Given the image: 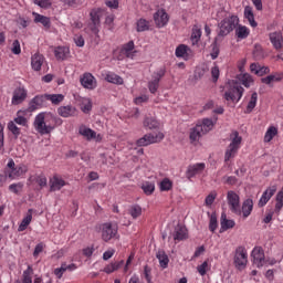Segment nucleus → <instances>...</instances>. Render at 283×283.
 I'll return each mask as SVG.
<instances>
[{
  "mask_svg": "<svg viewBox=\"0 0 283 283\" xmlns=\"http://www.w3.org/2000/svg\"><path fill=\"white\" fill-rule=\"evenodd\" d=\"M7 176L11 178L12 180H15V178H20V176H23L28 171V167L25 165H15L14 160L10 159L8 165Z\"/></svg>",
  "mask_w": 283,
  "mask_h": 283,
  "instance_id": "nucleus-7",
  "label": "nucleus"
},
{
  "mask_svg": "<svg viewBox=\"0 0 283 283\" xmlns=\"http://www.w3.org/2000/svg\"><path fill=\"white\" fill-rule=\"evenodd\" d=\"M242 94H244V88L238 84L231 86L224 93L226 101H232V103H238L240 98H242Z\"/></svg>",
  "mask_w": 283,
  "mask_h": 283,
  "instance_id": "nucleus-9",
  "label": "nucleus"
},
{
  "mask_svg": "<svg viewBox=\"0 0 283 283\" xmlns=\"http://www.w3.org/2000/svg\"><path fill=\"white\" fill-rule=\"evenodd\" d=\"M34 210L32 209H29L28 210V213L25 216V218L22 219L19 228H18V231H25V229H28V226L30 224V222H32V213H33Z\"/></svg>",
  "mask_w": 283,
  "mask_h": 283,
  "instance_id": "nucleus-30",
  "label": "nucleus"
},
{
  "mask_svg": "<svg viewBox=\"0 0 283 283\" xmlns=\"http://www.w3.org/2000/svg\"><path fill=\"white\" fill-rule=\"evenodd\" d=\"M227 200L230 211L235 213V216H242V208H240V196H238L235 191L230 190L227 193Z\"/></svg>",
  "mask_w": 283,
  "mask_h": 283,
  "instance_id": "nucleus-6",
  "label": "nucleus"
},
{
  "mask_svg": "<svg viewBox=\"0 0 283 283\" xmlns=\"http://www.w3.org/2000/svg\"><path fill=\"white\" fill-rule=\"evenodd\" d=\"M207 269H209V262L205 261L201 265L197 266V271L200 275H207Z\"/></svg>",
  "mask_w": 283,
  "mask_h": 283,
  "instance_id": "nucleus-61",
  "label": "nucleus"
},
{
  "mask_svg": "<svg viewBox=\"0 0 283 283\" xmlns=\"http://www.w3.org/2000/svg\"><path fill=\"white\" fill-rule=\"evenodd\" d=\"M114 238H118V226L112 222L103 223L102 240H104V242H109V240H114Z\"/></svg>",
  "mask_w": 283,
  "mask_h": 283,
  "instance_id": "nucleus-5",
  "label": "nucleus"
},
{
  "mask_svg": "<svg viewBox=\"0 0 283 283\" xmlns=\"http://www.w3.org/2000/svg\"><path fill=\"white\" fill-rule=\"evenodd\" d=\"M136 25H137L136 27L137 32H147L149 28H151V24L149 23V21L143 18L137 20Z\"/></svg>",
  "mask_w": 283,
  "mask_h": 283,
  "instance_id": "nucleus-36",
  "label": "nucleus"
},
{
  "mask_svg": "<svg viewBox=\"0 0 283 283\" xmlns=\"http://www.w3.org/2000/svg\"><path fill=\"white\" fill-rule=\"evenodd\" d=\"M205 132L202 130V126L200 124H197L193 128L190 129V140L191 143H198L200 138L205 136Z\"/></svg>",
  "mask_w": 283,
  "mask_h": 283,
  "instance_id": "nucleus-22",
  "label": "nucleus"
},
{
  "mask_svg": "<svg viewBox=\"0 0 283 283\" xmlns=\"http://www.w3.org/2000/svg\"><path fill=\"white\" fill-rule=\"evenodd\" d=\"M43 249H45V244L43 242L38 243L33 251V258H39V254L43 253Z\"/></svg>",
  "mask_w": 283,
  "mask_h": 283,
  "instance_id": "nucleus-60",
  "label": "nucleus"
},
{
  "mask_svg": "<svg viewBox=\"0 0 283 283\" xmlns=\"http://www.w3.org/2000/svg\"><path fill=\"white\" fill-rule=\"evenodd\" d=\"M25 98H28V91L23 87H18L13 91L11 103L12 105H21Z\"/></svg>",
  "mask_w": 283,
  "mask_h": 283,
  "instance_id": "nucleus-14",
  "label": "nucleus"
},
{
  "mask_svg": "<svg viewBox=\"0 0 283 283\" xmlns=\"http://www.w3.org/2000/svg\"><path fill=\"white\" fill-rule=\"evenodd\" d=\"M206 165L205 163L190 165L187 169V178H193V176H198V174H202L205 171Z\"/></svg>",
  "mask_w": 283,
  "mask_h": 283,
  "instance_id": "nucleus-21",
  "label": "nucleus"
},
{
  "mask_svg": "<svg viewBox=\"0 0 283 283\" xmlns=\"http://www.w3.org/2000/svg\"><path fill=\"white\" fill-rule=\"evenodd\" d=\"M144 127H147L148 129H158V127H160V123H158L154 117H146L144 119Z\"/></svg>",
  "mask_w": 283,
  "mask_h": 283,
  "instance_id": "nucleus-41",
  "label": "nucleus"
},
{
  "mask_svg": "<svg viewBox=\"0 0 283 283\" xmlns=\"http://www.w3.org/2000/svg\"><path fill=\"white\" fill-rule=\"evenodd\" d=\"M282 81V76L280 75H268L266 77L261 78V83H264L265 85H271V83H277Z\"/></svg>",
  "mask_w": 283,
  "mask_h": 283,
  "instance_id": "nucleus-51",
  "label": "nucleus"
},
{
  "mask_svg": "<svg viewBox=\"0 0 283 283\" xmlns=\"http://www.w3.org/2000/svg\"><path fill=\"white\" fill-rule=\"evenodd\" d=\"M54 55L57 61H65L70 56V48L57 46L54 50Z\"/></svg>",
  "mask_w": 283,
  "mask_h": 283,
  "instance_id": "nucleus-24",
  "label": "nucleus"
},
{
  "mask_svg": "<svg viewBox=\"0 0 283 283\" xmlns=\"http://www.w3.org/2000/svg\"><path fill=\"white\" fill-rule=\"evenodd\" d=\"M218 197V193L216 192H210L207 197H206V205L207 207H211V205H213V202L216 201V198Z\"/></svg>",
  "mask_w": 283,
  "mask_h": 283,
  "instance_id": "nucleus-62",
  "label": "nucleus"
},
{
  "mask_svg": "<svg viewBox=\"0 0 283 283\" xmlns=\"http://www.w3.org/2000/svg\"><path fill=\"white\" fill-rule=\"evenodd\" d=\"M80 83L82 86H84L85 90H96L98 86L96 77H94L92 73H84L80 78Z\"/></svg>",
  "mask_w": 283,
  "mask_h": 283,
  "instance_id": "nucleus-12",
  "label": "nucleus"
},
{
  "mask_svg": "<svg viewBox=\"0 0 283 283\" xmlns=\"http://www.w3.org/2000/svg\"><path fill=\"white\" fill-rule=\"evenodd\" d=\"M249 34H251V31L249 30V28H247L244 25H239L235 29V36H237V39H240L241 41L247 39L249 36Z\"/></svg>",
  "mask_w": 283,
  "mask_h": 283,
  "instance_id": "nucleus-32",
  "label": "nucleus"
},
{
  "mask_svg": "<svg viewBox=\"0 0 283 283\" xmlns=\"http://www.w3.org/2000/svg\"><path fill=\"white\" fill-rule=\"evenodd\" d=\"M32 275H34V269H32V265H28L22 274V283H32Z\"/></svg>",
  "mask_w": 283,
  "mask_h": 283,
  "instance_id": "nucleus-44",
  "label": "nucleus"
},
{
  "mask_svg": "<svg viewBox=\"0 0 283 283\" xmlns=\"http://www.w3.org/2000/svg\"><path fill=\"white\" fill-rule=\"evenodd\" d=\"M9 190L12 192V193H21V191L23 190V184L21 182H18V184H12L9 186Z\"/></svg>",
  "mask_w": 283,
  "mask_h": 283,
  "instance_id": "nucleus-59",
  "label": "nucleus"
},
{
  "mask_svg": "<svg viewBox=\"0 0 283 283\" xmlns=\"http://www.w3.org/2000/svg\"><path fill=\"white\" fill-rule=\"evenodd\" d=\"M240 19L238 15H230L224 18L218 23V36H229L234 28H238Z\"/></svg>",
  "mask_w": 283,
  "mask_h": 283,
  "instance_id": "nucleus-2",
  "label": "nucleus"
},
{
  "mask_svg": "<svg viewBox=\"0 0 283 283\" xmlns=\"http://www.w3.org/2000/svg\"><path fill=\"white\" fill-rule=\"evenodd\" d=\"M200 36H202V31L198 28L192 29L191 41H192L193 45H196V43H198V41H200Z\"/></svg>",
  "mask_w": 283,
  "mask_h": 283,
  "instance_id": "nucleus-55",
  "label": "nucleus"
},
{
  "mask_svg": "<svg viewBox=\"0 0 283 283\" xmlns=\"http://www.w3.org/2000/svg\"><path fill=\"white\" fill-rule=\"evenodd\" d=\"M157 260L159 261L161 269H167V266H169V256H167L164 251L157 253Z\"/></svg>",
  "mask_w": 283,
  "mask_h": 283,
  "instance_id": "nucleus-46",
  "label": "nucleus"
},
{
  "mask_svg": "<svg viewBox=\"0 0 283 283\" xmlns=\"http://www.w3.org/2000/svg\"><path fill=\"white\" fill-rule=\"evenodd\" d=\"M238 149L239 148L229 145L224 154V161L229 163L231 158H235L238 155Z\"/></svg>",
  "mask_w": 283,
  "mask_h": 283,
  "instance_id": "nucleus-47",
  "label": "nucleus"
},
{
  "mask_svg": "<svg viewBox=\"0 0 283 283\" xmlns=\"http://www.w3.org/2000/svg\"><path fill=\"white\" fill-rule=\"evenodd\" d=\"M46 101H50L52 105H61L65 101V95L63 94H46Z\"/></svg>",
  "mask_w": 283,
  "mask_h": 283,
  "instance_id": "nucleus-34",
  "label": "nucleus"
},
{
  "mask_svg": "<svg viewBox=\"0 0 283 283\" xmlns=\"http://www.w3.org/2000/svg\"><path fill=\"white\" fill-rule=\"evenodd\" d=\"M198 125L202 127L203 134H209V132H211V129H213V127L216 126V120L213 122V119L211 118H203Z\"/></svg>",
  "mask_w": 283,
  "mask_h": 283,
  "instance_id": "nucleus-29",
  "label": "nucleus"
},
{
  "mask_svg": "<svg viewBox=\"0 0 283 283\" xmlns=\"http://www.w3.org/2000/svg\"><path fill=\"white\" fill-rule=\"evenodd\" d=\"M123 264H125V261H117L114 263H111L108 265H106L104 268V273H107L109 275V273H114V271H118V269H120V266H123Z\"/></svg>",
  "mask_w": 283,
  "mask_h": 283,
  "instance_id": "nucleus-38",
  "label": "nucleus"
},
{
  "mask_svg": "<svg viewBox=\"0 0 283 283\" xmlns=\"http://www.w3.org/2000/svg\"><path fill=\"white\" fill-rule=\"evenodd\" d=\"M255 105H258V93L256 92L252 93L251 98H250L247 109H245V114H251V112H253V109H255Z\"/></svg>",
  "mask_w": 283,
  "mask_h": 283,
  "instance_id": "nucleus-42",
  "label": "nucleus"
},
{
  "mask_svg": "<svg viewBox=\"0 0 283 283\" xmlns=\"http://www.w3.org/2000/svg\"><path fill=\"white\" fill-rule=\"evenodd\" d=\"M244 17L252 28H258V22H255V15L253 14V9L251 7L244 8Z\"/></svg>",
  "mask_w": 283,
  "mask_h": 283,
  "instance_id": "nucleus-31",
  "label": "nucleus"
},
{
  "mask_svg": "<svg viewBox=\"0 0 283 283\" xmlns=\"http://www.w3.org/2000/svg\"><path fill=\"white\" fill-rule=\"evenodd\" d=\"M35 182H36V185H39V187L41 188V189H43V187H48V177H45V175H38L36 177H35Z\"/></svg>",
  "mask_w": 283,
  "mask_h": 283,
  "instance_id": "nucleus-56",
  "label": "nucleus"
},
{
  "mask_svg": "<svg viewBox=\"0 0 283 283\" xmlns=\"http://www.w3.org/2000/svg\"><path fill=\"white\" fill-rule=\"evenodd\" d=\"M253 264L261 269L266 264V259H264V250L261 247H255L252 250Z\"/></svg>",
  "mask_w": 283,
  "mask_h": 283,
  "instance_id": "nucleus-13",
  "label": "nucleus"
},
{
  "mask_svg": "<svg viewBox=\"0 0 283 283\" xmlns=\"http://www.w3.org/2000/svg\"><path fill=\"white\" fill-rule=\"evenodd\" d=\"M221 231H229V229H233L235 227V221L227 219V213H221Z\"/></svg>",
  "mask_w": 283,
  "mask_h": 283,
  "instance_id": "nucleus-25",
  "label": "nucleus"
},
{
  "mask_svg": "<svg viewBox=\"0 0 283 283\" xmlns=\"http://www.w3.org/2000/svg\"><path fill=\"white\" fill-rule=\"evenodd\" d=\"M45 101H48V94L36 95L33 97L29 104V109L34 112V109H41L43 105H45Z\"/></svg>",
  "mask_w": 283,
  "mask_h": 283,
  "instance_id": "nucleus-17",
  "label": "nucleus"
},
{
  "mask_svg": "<svg viewBox=\"0 0 283 283\" xmlns=\"http://www.w3.org/2000/svg\"><path fill=\"white\" fill-rule=\"evenodd\" d=\"M238 80L244 87H251V84L253 83V77L249 73L239 74Z\"/></svg>",
  "mask_w": 283,
  "mask_h": 283,
  "instance_id": "nucleus-37",
  "label": "nucleus"
},
{
  "mask_svg": "<svg viewBox=\"0 0 283 283\" xmlns=\"http://www.w3.org/2000/svg\"><path fill=\"white\" fill-rule=\"evenodd\" d=\"M49 185H50V191L54 192V191H61L62 187H65L67 182H65L61 176L54 175L50 179Z\"/></svg>",
  "mask_w": 283,
  "mask_h": 283,
  "instance_id": "nucleus-16",
  "label": "nucleus"
},
{
  "mask_svg": "<svg viewBox=\"0 0 283 283\" xmlns=\"http://www.w3.org/2000/svg\"><path fill=\"white\" fill-rule=\"evenodd\" d=\"M57 125H63V119L54 116L51 113H40L35 116L33 126L38 134L45 136L52 134Z\"/></svg>",
  "mask_w": 283,
  "mask_h": 283,
  "instance_id": "nucleus-1",
  "label": "nucleus"
},
{
  "mask_svg": "<svg viewBox=\"0 0 283 283\" xmlns=\"http://www.w3.org/2000/svg\"><path fill=\"white\" fill-rule=\"evenodd\" d=\"M275 201H276V203H275V208H274V213L280 216V211H282V209H283V190H280L276 193Z\"/></svg>",
  "mask_w": 283,
  "mask_h": 283,
  "instance_id": "nucleus-39",
  "label": "nucleus"
},
{
  "mask_svg": "<svg viewBox=\"0 0 283 283\" xmlns=\"http://www.w3.org/2000/svg\"><path fill=\"white\" fill-rule=\"evenodd\" d=\"M78 134L86 138V140H92L96 138V132L92 130V128H88L86 126H81L78 129Z\"/></svg>",
  "mask_w": 283,
  "mask_h": 283,
  "instance_id": "nucleus-28",
  "label": "nucleus"
},
{
  "mask_svg": "<svg viewBox=\"0 0 283 283\" xmlns=\"http://www.w3.org/2000/svg\"><path fill=\"white\" fill-rule=\"evenodd\" d=\"M277 191V186H270L261 196L260 200H259V207H266V203L269 202V200H271V198H273V196H275V192Z\"/></svg>",
  "mask_w": 283,
  "mask_h": 283,
  "instance_id": "nucleus-15",
  "label": "nucleus"
},
{
  "mask_svg": "<svg viewBox=\"0 0 283 283\" xmlns=\"http://www.w3.org/2000/svg\"><path fill=\"white\" fill-rule=\"evenodd\" d=\"M19 114L20 113L18 112L17 117L12 122L15 123V125H21L22 127H27L28 126V118H25L24 116H21Z\"/></svg>",
  "mask_w": 283,
  "mask_h": 283,
  "instance_id": "nucleus-58",
  "label": "nucleus"
},
{
  "mask_svg": "<svg viewBox=\"0 0 283 283\" xmlns=\"http://www.w3.org/2000/svg\"><path fill=\"white\" fill-rule=\"evenodd\" d=\"M232 142L230 143V147H235L237 149H240V145H242V137L238 133V130H234L232 133Z\"/></svg>",
  "mask_w": 283,
  "mask_h": 283,
  "instance_id": "nucleus-49",
  "label": "nucleus"
},
{
  "mask_svg": "<svg viewBox=\"0 0 283 283\" xmlns=\"http://www.w3.org/2000/svg\"><path fill=\"white\" fill-rule=\"evenodd\" d=\"M45 62V57L41 53H34L31 56V67L34 72H41V67H43V63Z\"/></svg>",
  "mask_w": 283,
  "mask_h": 283,
  "instance_id": "nucleus-18",
  "label": "nucleus"
},
{
  "mask_svg": "<svg viewBox=\"0 0 283 283\" xmlns=\"http://www.w3.org/2000/svg\"><path fill=\"white\" fill-rule=\"evenodd\" d=\"M270 41H271L273 48H275V50H282V48H283L282 33H280V32L270 33Z\"/></svg>",
  "mask_w": 283,
  "mask_h": 283,
  "instance_id": "nucleus-23",
  "label": "nucleus"
},
{
  "mask_svg": "<svg viewBox=\"0 0 283 283\" xmlns=\"http://www.w3.org/2000/svg\"><path fill=\"white\" fill-rule=\"evenodd\" d=\"M105 81H107V83H113L114 85H123L124 83L123 77L115 73H107L105 76Z\"/></svg>",
  "mask_w": 283,
  "mask_h": 283,
  "instance_id": "nucleus-33",
  "label": "nucleus"
},
{
  "mask_svg": "<svg viewBox=\"0 0 283 283\" xmlns=\"http://www.w3.org/2000/svg\"><path fill=\"white\" fill-rule=\"evenodd\" d=\"M249 262V254L247 253L245 247H238L234 253V266L239 271L247 269Z\"/></svg>",
  "mask_w": 283,
  "mask_h": 283,
  "instance_id": "nucleus-4",
  "label": "nucleus"
},
{
  "mask_svg": "<svg viewBox=\"0 0 283 283\" xmlns=\"http://www.w3.org/2000/svg\"><path fill=\"white\" fill-rule=\"evenodd\" d=\"M167 74V69L160 67L157 72L153 73V81L148 82V90L150 94H156L160 84V78Z\"/></svg>",
  "mask_w": 283,
  "mask_h": 283,
  "instance_id": "nucleus-10",
  "label": "nucleus"
},
{
  "mask_svg": "<svg viewBox=\"0 0 283 283\" xmlns=\"http://www.w3.org/2000/svg\"><path fill=\"white\" fill-rule=\"evenodd\" d=\"M175 242H181V240H187V228L182 224H177L172 233Z\"/></svg>",
  "mask_w": 283,
  "mask_h": 283,
  "instance_id": "nucleus-19",
  "label": "nucleus"
},
{
  "mask_svg": "<svg viewBox=\"0 0 283 283\" xmlns=\"http://www.w3.org/2000/svg\"><path fill=\"white\" fill-rule=\"evenodd\" d=\"M209 229L212 233L216 231V229H218V217L216 216V213H212L210 216Z\"/></svg>",
  "mask_w": 283,
  "mask_h": 283,
  "instance_id": "nucleus-57",
  "label": "nucleus"
},
{
  "mask_svg": "<svg viewBox=\"0 0 283 283\" xmlns=\"http://www.w3.org/2000/svg\"><path fill=\"white\" fill-rule=\"evenodd\" d=\"M142 189L144 193H146L147 196H151V193H154V191L156 190V185H154V182L146 181L145 184H143Z\"/></svg>",
  "mask_w": 283,
  "mask_h": 283,
  "instance_id": "nucleus-52",
  "label": "nucleus"
},
{
  "mask_svg": "<svg viewBox=\"0 0 283 283\" xmlns=\"http://www.w3.org/2000/svg\"><path fill=\"white\" fill-rule=\"evenodd\" d=\"M211 53L210 56L212 61H216L218 56H220V45H218V38L214 39L213 43L211 44Z\"/></svg>",
  "mask_w": 283,
  "mask_h": 283,
  "instance_id": "nucleus-50",
  "label": "nucleus"
},
{
  "mask_svg": "<svg viewBox=\"0 0 283 283\" xmlns=\"http://www.w3.org/2000/svg\"><path fill=\"white\" fill-rule=\"evenodd\" d=\"M129 216H132L133 220H137L143 216V208L138 205H133L128 209Z\"/></svg>",
  "mask_w": 283,
  "mask_h": 283,
  "instance_id": "nucleus-35",
  "label": "nucleus"
},
{
  "mask_svg": "<svg viewBox=\"0 0 283 283\" xmlns=\"http://www.w3.org/2000/svg\"><path fill=\"white\" fill-rule=\"evenodd\" d=\"M253 211V199H247L243 201L241 213L243 218H249Z\"/></svg>",
  "mask_w": 283,
  "mask_h": 283,
  "instance_id": "nucleus-27",
  "label": "nucleus"
},
{
  "mask_svg": "<svg viewBox=\"0 0 283 283\" xmlns=\"http://www.w3.org/2000/svg\"><path fill=\"white\" fill-rule=\"evenodd\" d=\"M82 112L84 114H90L92 112V102L90 99H86L81 107Z\"/></svg>",
  "mask_w": 283,
  "mask_h": 283,
  "instance_id": "nucleus-63",
  "label": "nucleus"
},
{
  "mask_svg": "<svg viewBox=\"0 0 283 283\" xmlns=\"http://www.w3.org/2000/svg\"><path fill=\"white\" fill-rule=\"evenodd\" d=\"M275 136H277V128L275 126L269 127L264 135V143H271Z\"/></svg>",
  "mask_w": 283,
  "mask_h": 283,
  "instance_id": "nucleus-45",
  "label": "nucleus"
},
{
  "mask_svg": "<svg viewBox=\"0 0 283 283\" xmlns=\"http://www.w3.org/2000/svg\"><path fill=\"white\" fill-rule=\"evenodd\" d=\"M174 182L169 178H164L159 184L160 191H171Z\"/></svg>",
  "mask_w": 283,
  "mask_h": 283,
  "instance_id": "nucleus-48",
  "label": "nucleus"
},
{
  "mask_svg": "<svg viewBox=\"0 0 283 283\" xmlns=\"http://www.w3.org/2000/svg\"><path fill=\"white\" fill-rule=\"evenodd\" d=\"M90 18L91 22L88 23V29L95 34V36H98V32H101V19L103 18V11L101 9H92Z\"/></svg>",
  "mask_w": 283,
  "mask_h": 283,
  "instance_id": "nucleus-3",
  "label": "nucleus"
},
{
  "mask_svg": "<svg viewBox=\"0 0 283 283\" xmlns=\"http://www.w3.org/2000/svg\"><path fill=\"white\" fill-rule=\"evenodd\" d=\"M187 52H189V46L180 44L179 46H177L175 54L177 59H187V56H189Z\"/></svg>",
  "mask_w": 283,
  "mask_h": 283,
  "instance_id": "nucleus-43",
  "label": "nucleus"
},
{
  "mask_svg": "<svg viewBox=\"0 0 283 283\" xmlns=\"http://www.w3.org/2000/svg\"><path fill=\"white\" fill-rule=\"evenodd\" d=\"M154 21L157 28H165L169 23V14L165 9H158L154 13Z\"/></svg>",
  "mask_w": 283,
  "mask_h": 283,
  "instance_id": "nucleus-11",
  "label": "nucleus"
},
{
  "mask_svg": "<svg viewBox=\"0 0 283 283\" xmlns=\"http://www.w3.org/2000/svg\"><path fill=\"white\" fill-rule=\"evenodd\" d=\"M59 116H62V118H70L72 116H76V107L72 105L66 106H60L57 108Z\"/></svg>",
  "mask_w": 283,
  "mask_h": 283,
  "instance_id": "nucleus-20",
  "label": "nucleus"
},
{
  "mask_svg": "<svg viewBox=\"0 0 283 283\" xmlns=\"http://www.w3.org/2000/svg\"><path fill=\"white\" fill-rule=\"evenodd\" d=\"M165 138V134H146L137 140V147H148V145H154L156 143H161Z\"/></svg>",
  "mask_w": 283,
  "mask_h": 283,
  "instance_id": "nucleus-8",
  "label": "nucleus"
},
{
  "mask_svg": "<svg viewBox=\"0 0 283 283\" xmlns=\"http://www.w3.org/2000/svg\"><path fill=\"white\" fill-rule=\"evenodd\" d=\"M8 129L13 134V136H15V138L21 136V128L17 127V124L13 120L8 123Z\"/></svg>",
  "mask_w": 283,
  "mask_h": 283,
  "instance_id": "nucleus-53",
  "label": "nucleus"
},
{
  "mask_svg": "<svg viewBox=\"0 0 283 283\" xmlns=\"http://www.w3.org/2000/svg\"><path fill=\"white\" fill-rule=\"evenodd\" d=\"M206 73H207V69L197 67L195 71V78L198 81V80L202 78V76H205Z\"/></svg>",
  "mask_w": 283,
  "mask_h": 283,
  "instance_id": "nucleus-64",
  "label": "nucleus"
},
{
  "mask_svg": "<svg viewBox=\"0 0 283 283\" xmlns=\"http://www.w3.org/2000/svg\"><path fill=\"white\" fill-rule=\"evenodd\" d=\"M252 54H253V59H255V61H262V59H264V56H265L264 49H262V45H260V44H254Z\"/></svg>",
  "mask_w": 283,
  "mask_h": 283,
  "instance_id": "nucleus-40",
  "label": "nucleus"
},
{
  "mask_svg": "<svg viewBox=\"0 0 283 283\" xmlns=\"http://www.w3.org/2000/svg\"><path fill=\"white\" fill-rule=\"evenodd\" d=\"M122 52L128 57L132 56V52H134V41H129L128 43H126L123 46Z\"/></svg>",
  "mask_w": 283,
  "mask_h": 283,
  "instance_id": "nucleus-54",
  "label": "nucleus"
},
{
  "mask_svg": "<svg viewBox=\"0 0 283 283\" xmlns=\"http://www.w3.org/2000/svg\"><path fill=\"white\" fill-rule=\"evenodd\" d=\"M33 17H34V23H41L44 28L50 30V28L52 25V22L50 21V18H48L45 15H41L36 12H33Z\"/></svg>",
  "mask_w": 283,
  "mask_h": 283,
  "instance_id": "nucleus-26",
  "label": "nucleus"
}]
</instances>
